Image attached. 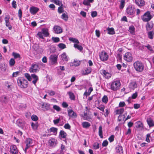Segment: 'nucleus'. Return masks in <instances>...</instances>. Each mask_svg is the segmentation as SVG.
I'll return each instance as SVG.
<instances>
[{
  "label": "nucleus",
  "mask_w": 154,
  "mask_h": 154,
  "mask_svg": "<svg viewBox=\"0 0 154 154\" xmlns=\"http://www.w3.org/2000/svg\"><path fill=\"white\" fill-rule=\"evenodd\" d=\"M18 86L22 88H25L27 87L28 82L27 80L23 77H19L17 80Z\"/></svg>",
  "instance_id": "nucleus-1"
},
{
  "label": "nucleus",
  "mask_w": 154,
  "mask_h": 154,
  "mask_svg": "<svg viewBox=\"0 0 154 154\" xmlns=\"http://www.w3.org/2000/svg\"><path fill=\"white\" fill-rule=\"evenodd\" d=\"M135 10V8L134 6L132 5H130L127 7L126 9V12L128 15L132 16L134 14Z\"/></svg>",
  "instance_id": "nucleus-2"
},
{
  "label": "nucleus",
  "mask_w": 154,
  "mask_h": 154,
  "mask_svg": "<svg viewBox=\"0 0 154 154\" xmlns=\"http://www.w3.org/2000/svg\"><path fill=\"white\" fill-rule=\"evenodd\" d=\"M134 66L135 70L137 71L142 72L144 69V66L140 62L137 61L134 63Z\"/></svg>",
  "instance_id": "nucleus-3"
},
{
  "label": "nucleus",
  "mask_w": 154,
  "mask_h": 154,
  "mask_svg": "<svg viewBox=\"0 0 154 154\" xmlns=\"http://www.w3.org/2000/svg\"><path fill=\"white\" fill-rule=\"evenodd\" d=\"M86 110L85 111L83 115H82L81 117L84 120L89 121L91 119V115L89 113V111L88 106L86 107Z\"/></svg>",
  "instance_id": "nucleus-4"
},
{
  "label": "nucleus",
  "mask_w": 154,
  "mask_h": 154,
  "mask_svg": "<svg viewBox=\"0 0 154 154\" xmlns=\"http://www.w3.org/2000/svg\"><path fill=\"white\" fill-rule=\"evenodd\" d=\"M141 18L143 21L148 22L151 20L152 18V16L150 14V12L148 11L145 13L141 17Z\"/></svg>",
  "instance_id": "nucleus-5"
},
{
  "label": "nucleus",
  "mask_w": 154,
  "mask_h": 154,
  "mask_svg": "<svg viewBox=\"0 0 154 154\" xmlns=\"http://www.w3.org/2000/svg\"><path fill=\"white\" fill-rule=\"evenodd\" d=\"M121 84L119 81H114L112 82L111 85V89L114 91H116L119 89Z\"/></svg>",
  "instance_id": "nucleus-6"
},
{
  "label": "nucleus",
  "mask_w": 154,
  "mask_h": 154,
  "mask_svg": "<svg viewBox=\"0 0 154 154\" xmlns=\"http://www.w3.org/2000/svg\"><path fill=\"white\" fill-rule=\"evenodd\" d=\"M39 70V66L36 63H33L29 68V71L30 72H37Z\"/></svg>",
  "instance_id": "nucleus-7"
},
{
  "label": "nucleus",
  "mask_w": 154,
  "mask_h": 154,
  "mask_svg": "<svg viewBox=\"0 0 154 154\" xmlns=\"http://www.w3.org/2000/svg\"><path fill=\"white\" fill-rule=\"evenodd\" d=\"M24 142L26 144V147L24 149V151L25 153H26L27 149L32 146L33 141L31 139L26 138Z\"/></svg>",
  "instance_id": "nucleus-8"
},
{
  "label": "nucleus",
  "mask_w": 154,
  "mask_h": 154,
  "mask_svg": "<svg viewBox=\"0 0 154 154\" xmlns=\"http://www.w3.org/2000/svg\"><path fill=\"white\" fill-rule=\"evenodd\" d=\"M123 58L127 62H131L132 61L133 57L131 53L127 52L124 55Z\"/></svg>",
  "instance_id": "nucleus-9"
},
{
  "label": "nucleus",
  "mask_w": 154,
  "mask_h": 154,
  "mask_svg": "<svg viewBox=\"0 0 154 154\" xmlns=\"http://www.w3.org/2000/svg\"><path fill=\"white\" fill-rule=\"evenodd\" d=\"M99 56L100 59L102 61L107 60L108 58V55L104 51H102L100 54Z\"/></svg>",
  "instance_id": "nucleus-10"
},
{
  "label": "nucleus",
  "mask_w": 154,
  "mask_h": 154,
  "mask_svg": "<svg viewBox=\"0 0 154 154\" xmlns=\"http://www.w3.org/2000/svg\"><path fill=\"white\" fill-rule=\"evenodd\" d=\"M11 154H18L19 150L15 145H11L10 148Z\"/></svg>",
  "instance_id": "nucleus-11"
},
{
  "label": "nucleus",
  "mask_w": 154,
  "mask_h": 154,
  "mask_svg": "<svg viewBox=\"0 0 154 154\" xmlns=\"http://www.w3.org/2000/svg\"><path fill=\"white\" fill-rule=\"evenodd\" d=\"M100 73L106 79H109L112 75L111 73H109L104 69L101 70L100 71Z\"/></svg>",
  "instance_id": "nucleus-12"
},
{
  "label": "nucleus",
  "mask_w": 154,
  "mask_h": 154,
  "mask_svg": "<svg viewBox=\"0 0 154 154\" xmlns=\"http://www.w3.org/2000/svg\"><path fill=\"white\" fill-rule=\"evenodd\" d=\"M48 143L50 146L54 147L56 146L57 143V140L55 138H51L49 140Z\"/></svg>",
  "instance_id": "nucleus-13"
},
{
  "label": "nucleus",
  "mask_w": 154,
  "mask_h": 154,
  "mask_svg": "<svg viewBox=\"0 0 154 154\" xmlns=\"http://www.w3.org/2000/svg\"><path fill=\"white\" fill-rule=\"evenodd\" d=\"M57 56L56 55H52L50 56L49 60L52 64H54L57 62Z\"/></svg>",
  "instance_id": "nucleus-14"
},
{
  "label": "nucleus",
  "mask_w": 154,
  "mask_h": 154,
  "mask_svg": "<svg viewBox=\"0 0 154 154\" xmlns=\"http://www.w3.org/2000/svg\"><path fill=\"white\" fill-rule=\"evenodd\" d=\"M137 87V84L135 82H132L130 83L129 87L130 90H134Z\"/></svg>",
  "instance_id": "nucleus-15"
},
{
  "label": "nucleus",
  "mask_w": 154,
  "mask_h": 154,
  "mask_svg": "<svg viewBox=\"0 0 154 154\" xmlns=\"http://www.w3.org/2000/svg\"><path fill=\"white\" fill-rule=\"evenodd\" d=\"M54 32L57 34H60L62 32V28L58 26H55L54 27Z\"/></svg>",
  "instance_id": "nucleus-16"
},
{
  "label": "nucleus",
  "mask_w": 154,
  "mask_h": 154,
  "mask_svg": "<svg viewBox=\"0 0 154 154\" xmlns=\"http://www.w3.org/2000/svg\"><path fill=\"white\" fill-rule=\"evenodd\" d=\"M39 10V9L37 7H32L30 8L29 11L31 14H35Z\"/></svg>",
  "instance_id": "nucleus-17"
},
{
  "label": "nucleus",
  "mask_w": 154,
  "mask_h": 154,
  "mask_svg": "<svg viewBox=\"0 0 154 154\" xmlns=\"http://www.w3.org/2000/svg\"><path fill=\"white\" fill-rule=\"evenodd\" d=\"M91 71V69L88 67L82 71V73L83 75H86L89 74Z\"/></svg>",
  "instance_id": "nucleus-18"
},
{
  "label": "nucleus",
  "mask_w": 154,
  "mask_h": 154,
  "mask_svg": "<svg viewBox=\"0 0 154 154\" xmlns=\"http://www.w3.org/2000/svg\"><path fill=\"white\" fill-rule=\"evenodd\" d=\"M135 3L139 7H142L145 5V2L144 0H135Z\"/></svg>",
  "instance_id": "nucleus-19"
},
{
  "label": "nucleus",
  "mask_w": 154,
  "mask_h": 154,
  "mask_svg": "<svg viewBox=\"0 0 154 154\" xmlns=\"http://www.w3.org/2000/svg\"><path fill=\"white\" fill-rule=\"evenodd\" d=\"M31 77L33 79L32 82V83L36 85V83L38 80V77L35 74H34L31 75Z\"/></svg>",
  "instance_id": "nucleus-20"
},
{
  "label": "nucleus",
  "mask_w": 154,
  "mask_h": 154,
  "mask_svg": "<svg viewBox=\"0 0 154 154\" xmlns=\"http://www.w3.org/2000/svg\"><path fill=\"white\" fill-rule=\"evenodd\" d=\"M148 37L150 39H153L154 37V31H151L147 32Z\"/></svg>",
  "instance_id": "nucleus-21"
},
{
  "label": "nucleus",
  "mask_w": 154,
  "mask_h": 154,
  "mask_svg": "<svg viewBox=\"0 0 154 154\" xmlns=\"http://www.w3.org/2000/svg\"><path fill=\"white\" fill-rule=\"evenodd\" d=\"M116 150L117 153H119V154H123V148L121 146H118L116 148Z\"/></svg>",
  "instance_id": "nucleus-22"
},
{
  "label": "nucleus",
  "mask_w": 154,
  "mask_h": 154,
  "mask_svg": "<svg viewBox=\"0 0 154 154\" xmlns=\"http://www.w3.org/2000/svg\"><path fill=\"white\" fill-rule=\"evenodd\" d=\"M61 60L67 62L68 61V58L67 55L65 53H63L62 54L60 55Z\"/></svg>",
  "instance_id": "nucleus-23"
},
{
  "label": "nucleus",
  "mask_w": 154,
  "mask_h": 154,
  "mask_svg": "<svg viewBox=\"0 0 154 154\" xmlns=\"http://www.w3.org/2000/svg\"><path fill=\"white\" fill-rule=\"evenodd\" d=\"M48 31V29L47 28H43L42 29L41 31L42 32L45 37H47L49 36V34Z\"/></svg>",
  "instance_id": "nucleus-24"
},
{
  "label": "nucleus",
  "mask_w": 154,
  "mask_h": 154,
  "mask_svg": "<svg viewBox=\"0 0 154 154\" xmlns=\"http://www.w3.org/2000/svg\"><path fill=\"white\" fill-rule=\"evenodd\" d=\"M147 122L148 124L150 127L154 126V122L151 118H149L147 119Z\"/></svg>",
  "instance_id": "nucleus-25"
},
{
  "label": "nucleus",
  "mask_w": 154,
  "mask_h": 154,
  "mask_svg": "<svg viewBox=\"0 0 154 154\" xmlns=\"http://www.w3.org/2000/svg\"><path fill=\"white\" fill-rule=\"evenodd\" d=\"M16 124L19 127H22L24 124L23 121L20 119H19L16 121Z\"/></svg>",
  "instance_id": "nucleus-26"
},
{
  "label": "nucleus",
  "mask_w": 154,
  "mask_h": 154,
  "mask_svg": "<svg viewBox=\"0 0 154 154\" xmlns=\"http://www.w3.org/2000/svg\"><path fill=\"white\" fill-rule=\"evenodd\" d=\"M146 31H150L152 28L153 25L148 22L146 25Z\"/></svg>",
  "instance_id": "nucleus-27"
},
{
  "label": "nucleus",
  "mask_w": 154,
  "mask_h": 154,
  "mask_svg": "<svg viewBox=\"0 0 154 154\" xmlns=\"http://www.w3.org/2000/svg\"><path fill=\"white\" fill-rule=\"evenodd\" d=\"M68 115L69 116H76V114L72 110L69 109L68 110Z\"/></svg>",
  "instance_id": "nucleus-28"
},
{
  "label": "nucleus",
  "mask_w": 154,
  "mask_h": 154,
  "mask_svg": "<svg viewBox=\"0 0 154 154\" xmlns=\"http://www.w3.org/2000/svg\"><path fill=\"white\" fill-rule=\"evenodd\" d=\"M94 0H84L83 2V4L86 6H90V3L93 2Z\"/></svg>",
  "instance_id": "nucleus-29"
},
{
  "label": "nucleus",
  "mask_w": 154,
  "mask_h": 154,
  "mask_svg": "<svg viewBox=\"0 0 154 154\" xmlns=\"http://www.w3.org/2000/svg\"><path fill=\"white\" fill-rule=\"evenodd\" d=\"M108 31V33L109 34L113 35L115 33L114 28H108L107 29Z\"/></svg>",
  "instance_id": "nucleus-30"
},
{
  "label": "nucleus",
  "mask_w": 154,
  "mask_h": 154,
  "mask_svg": "<svg viewBox=\"0 0 154 154\" xmlns=\"http://www.w3.org/2000/svg\"><path fill=\"white\" fill-rule=\"evenodd\" d=\"M82 125L84 128H88L91 126L90 124L88 122H85L82 123Z\"/></svg>",
  "instance_id": "nucleus-31"
},
{
  "label": "nucleus",
  "mask_w": 154,
  "mask_h": 154,
  "mask_svg": "<svg viewBox=\"0 0 154 154\" xmlns=\"http://www.w3.org/2000/svg\"><path fill=\"white\" fill-rule=\"evenodd\" d=\"M12 55L15 59L18 58L19 60H20L21 58L20 55L18 53L14 52L12 53Z\"/></svg>",
  "instance_id": "nucleus-32"
},
{
  "label": "nucleus",
  "mask_w": 154,
  "mask_h": 154,
  "mask_svg": "<svg viewBox=\"0 0 154 154\" xmlns=\"http://www.w3.org/2000/svg\"><path fill=\"white\" fill-rule=\"evenodd\" d=\"M67 136L66 133L63 131L61 130L60 132L59 136H61L62 138H65Z\"/></svg>",
  "instance_id": "nucleus-33"
},
{
  "label": "nucleus",
  "mask_w": 154,
  "mask_h": 154,
  "mask_svg": "<svg viewBox=\"0 0 154 154\" xmlns=\"http://www.w3.org/2000/svg\"><path fill=\"white\" fill-rule=\"evenodd\" d=\"M50 106H39L38 109L39 110L45 111L50 109Z\"/></svg>",
  "instance_id": "nucleus-34"
},
{
  "label": "nucleus",
  "mask_w": 154,
  "mask_h": 154,
  "mask_svg": "<svg viewBox=\"0 0 154 154\" xmlns=\"http://www.w3.org/2000/svg\"><path fill=\"white\" fill-rule=\"evenodd\" d=\"M50 132H53L54 134L56 135L57 133V128L54 127H52L50 129Z\"/></svg>",
  "instance_id": "nucleus-35"
},
{
  "label": "nucleus",
  "mask_w": 154,
  "mask_h": 154,
  "mask_svg": "<svg viewBox=\"0 0 154 154\" xmlns=\"http://www.w3.org/2000/svg\"><path fill=\"white\" fill-rule=\"evenodd\" d=\"M7 100V98L5 96H2L0 97V101L2 103H5Z\"/></svg>",
  "instance_id": "nucleus-36"
},
{
  "label": "nucleus",
  "mask_w": 154,
  "mask_h": 154,
  "mask_svg": "<svg viewBox=\"0 0 154 154\" xmlns=\"http://www.w3.org/2000/svg\"><path fill=\"white\" fill-rule=\"evenodd\" d=\"M136 127L137 128H139L140 129H142L143 128V124L140 121H138L137 123Z\"/></svg>",
  "instance_id": "nucleus-37"
},
{
  "label": "nucleus",
  "mask_w": 154,
  "mask_h": 154,
  "mask_svg": "<svg viewBox=\"0 0 154 154\" xmlns=\"http://www.w3.org/2000/svg\"><path fill=\"white\" fill-rule=\"evenodd\" d=\"M37 37L39 39H44V36L42 31L39 32L37 34Z\"/></svg>",
  "instance_id": "nucleus-38"
},
{
  "label": "nucleus",
  "mask_w": 154,
  "mask_h": 154,
  "mask_svg": "<svg viewBox=\"0 0 154 154\" xmlns=\"http://www.w3.org/2000/svg\"><path fill=\"white\" fill-rule=\"evenodd\" d=\"M125 0H121L119 5V8L121 9H122L125 6Z\"/></svg>",
  "instance_id": "nucleus-39"
},
{
  "label": "nucleus",
  "mask_w": 154,
  "mask_h": 154,
  "mask_svg": "<svg viewBox=\"0 0 154 154\" xmlns=\"http://www.w3.org/2000/svg\"><path fill=\"white\" fill-rule=\"evenodd\" d=\"M138 93L137 92H135V93L133 94L131 96V97H129V99L127 101L128 103L129 102V100L132 98L133 99H135L137 96Z\"/></svg>",
  "instance_id": "nucleus-40"
},
{
  "label": "nucleus",
  "mask_w": 154,
  "mask_h": 154,
  "mask_svg": "<svg viewBox=\"0 0 154 154\" xmlns=\"http://www.w3.org/2000/svg\"><path fill=\"white\" fill-rule=\"evenodd\" d=\"M74 47L75 48H77L78 50H79L80 51H82L83 48L80 45H78L77 44H75L74 45Z\"/></svg>",
  "instance_id": "nucleus-41"
},
{
  "label": "nucleus",
  "mask_w": 154,
  "mask_h": 154,
  "mask_svg": "<svg viewBox=\"0 0 154 154\" xmlns=\"http://www.w3.org/2000/svg\"><path fill=\"white\" fill-rule=\"evenodd\" d=\"M99 135L101 138H103L102 128L101 126H99Z\"/></svg>",
  "instance_id": "nucleus-42"
},
{
  "label": "nucleus",
  "mask_w": 154,
  "mask_h": 154,
  "mask_svg": "<svg viewBox=\"0 0 154 154\" xmlns=\"http://www.w3.org/2000/svg\"><path fill=\"white\" fill-rule=\"evenodd\" d=\"M69 40L71 42L77 44H79V42L78 40L75 38L71 37L69 38Z\"/></svg>",
  "instance_id": "nucleus-43"
},
{
  "label": "nucleus",
  "mask_w": 154,
  "mask_h": 154,
  "mask_svg": "<svg viewBox=\"0 0 154 154\" xmlns=\"http://www.w3.org/2000/svg\"><path fill=\"white\" fill-rule=\"evenodd\" d=\"M61 18L65 21H66L68 18V15L67 14L63 13L61 16Z\"/></svg>",
  "instance_id": "nucleus-44"
},
{
  "label": "nucleus",
  "mask_w": 154,
  "mask_h": 154,
  "mask_svg": "<svg viewBox=\"0 0 154 154\" xmlns=\"http://www.w3.org/2000/svg\"><path fill=\"white\" fill-rule=\"evenodd\" d=\"M31 125L32 128L34 130H36L38 128V125L37 123H34L33 122H32L31 124Z\"/></svg>",
  "instance_id": "nucleus-45"
},
{
  "label": "nucleus",
  "mask_w": 154,
  "mask_h": 154,
  "mask_svg": "<svg viewBox=\"0 0 154 154\" xmlns=\"http://www.w3.org/2000/svg\"><path fill=\"white\" fill-rule=\"evenodd\" d=\"M93 149H98L100 147L99 143L97 142L94 143L93 145Z\"/></svg>",
  "instance_id": "nucleus-46"
},
{
  "label": "nucleus",
  "mask_w": 154,
  "mask_h": 154,
  "mask_svg": "<svg viewBox=\"0 0 154 154\" xmlns=\"http://www.w3.org/2000/svg\"><path fill=\"white\" fill-rule=\"evenodd\" d=\"M15 62L14 59L11 58L9 62V65L11 66H13L15 63Z\"/></svg>",
  "instance_id": "nucleus-47"
},
{
  "label": "nucleus",
  "mask_w": 154,
  "mask_h": 154,
  "mask_svg": "<svg viewBox=\"0 0 154 154\" xmlns=\"http://www.w3.org/2000/svg\"><path fill=\"white\" fill-rule=\"evenodd\" d=\"M123 108H121L120 109H117L116 111V114H122L124 112Z\"/></svg>",
  "instance_id": "nucleus-48"
},
{
  "label": "nucleus",
  "mask_w": 154,
  "mask_h": 154,
  "mask_svg": "<svg viewBox=\"0 0 154 154\" xmlns=\"http://www.w3.org/2000/svg\"><path fill=\"white\" fill-rule=\"evenodd\" d=\"M129 31L131 33L133 34L134 32L135 28L133 26H130L129 27Z\"/></svg>",
  "instance_id": "nucleus-49"
},
{
  "label": "nucleus",
  "mask_w": 154,
  "mask_h": 154,
  "mask_svg": "<svg viewBox=\"0 0 154 154\" xmlns=\"http://www.w3.org/2000/svg\"><path fill=\"white\" fill-rule=\"evenodd\" d=\"M24 76L29 81H31L32 80V79L31 75L30 76L29 73H25Z\"/></svg>",
  "instance_id": "nucleus-50"
},
{
  "label": "nucleus",
  "mask_w": 154,
  "mask_h": 154,
  "mask_svg": "<svg viewBox=\"0 0 154 154\" xmlns=\"http://www.w3.org/2000/svg\"><path fill=\"white\" fill-rule=\"evenodd\" d=\"M70 98L72 100H74L75 97L74 94L71 92H68Z\"/></svg>",
  "instance_id": "nucleus-51"
},
{
  "label": "nucleus",
  "mask_w": 154,
  "mask_h": 154,
  "mask_svg": "<svg viewBox=\"0 0 154 154\" xmlns=\"http://www.w3.org/2000/svg\"><path fill=\"white\" fill-rule=\"evenodd\" d=\"M72 65L70 64L71 66L72 65L75 66H79L80 65V63L79 61H75V60L73 63H72Z\"/></svg>",
  "instance_id": "nucleus-52"
},
{
  "label": "nucleus",
  "mask_w": 154,
  "mask_h": 154,
  "mask_svg": "<svg viewBox=\"0 0 154 154\" xmlns=\"http://www.w3.org/2000/svg\"><path fill=\"white\" fill-rule=\"evenodd\" d=\"M10 18V16L9 15H6L5 18V24L8 23H9V19Z\"/></svg>",
  "instance_id": "nucleus-53"
},
{
  "label": "nucleus",
  "mask_w": 154,
  "mask_h": 154,
  "mask_svg": "<svg viewBox=\"0 0 154 154\" xmlns=\"http://www.w3.org/2000/svg\"><path fill=\"white\" fill-rule=\"evenodd\" d=\"M59 47L61 49H64L66 48V45L63 43H60L58 45Z\"/></svg>",
  "instance_id": "nucleus-54"
},
{
  "label": "nucleus",
  "mask_w": 154,
  "mask_h": 154,
  "mask_svg": "<svg viewBox=\"0 0 154 154\" xmlns=\"http://www.w3.org/2000/svg\"><path fill=\"white\" fill-rule=\"evenodd\" d=\"M46 92L50 96H53L55 94V92L53 91L48 90Z\"/></svg>",
  "instance_id": "nucleus-55"
},
{
  "label": "nucleus",
  "mask_w": 154,
  "mask_h": 154,
  "mask_svg": "<svg viewBox=\"0 0 154 154\" xmlns=\"http://www.w3.org/2000/svg\"><path fill=\"white\" fill-rule=\"evenodd\" d=\"M31 119L32 120L36 121L38 120V118L36 116L33 115L31 116Z\"/></svg>",
  "instance_id": "nucleus-56"
},
{
  "label": "nucleus",
  "mask_w": 154,
  "mask_h": 154,
  "mask_svg": "<svg viewBox=\"0 0 154 154\" xmlns=\"http://www.w3.org/2000/svg\"><path fill=\"white\" fill-rule=\"evenodd\" d=\"M102 101L106 103L108 101V98L107 96H104L102 98Z\"/></svg>",
  "instance_id": "nucleus-57"
},
{
  "label": "nucleus",
  "mask_w": 154,
  "mask_h": 154,
  "mask_svg": "<svg viewBox=\"0 0 154 154\" xmlns=\"http://www.w3.org/2000/svg\"><path fill=\"white\" fill-rule=\"evenodd\" d=\"M52 39L55 42H57L60 41L59 38L58 37H53L52 38Z\"/></svg>",
  "instance_id": "nucleus-58"
},
{
  "label": "nucleus",
  "mask_w": 154,
  "mask_h": 154,
  "mask_svg": "<svg viewBox=\"0 0 154 154\" xmlns=\"http://www.w3.org/2000/svg\"><path fill=\"white\" fill-rule=\"evenodd\" d=\"M117 58L119 60H121L122 58V53H118L116 56Z\"/></svg>",
  "instance_id": "nucleus-59"
},
{
  "label": "nucleus",
  "mask_w": 154,
  "mask_h": 154,
  "mask_svg": "<svg viewBox=\"0 0 154 154\" xmlns=\"http://www.w3.org/2000/svg\"><path fill=\"white\" fill-rule=\"evenodd\" d=\"M97 15V12L96 11H94L91 12V15L93 17H96Z\"/></svg>",
  "instance_id": "nucleus-60"
},
{
  "label": "nucleus",
  "mask_w": 154,
  "mask_h": 154,
  "mask_svg": "<svg viewBox=\"0 0 154 154\" xmlns=\"http://www.w3.org/2000/svg\"><path fill=\"white\" fill-rule=\"evenodd\" d=\"M114 136L113 135H111L109 138L108 140L110 142H111L114 140Z\"/></svg>",
  "instance_id": "nucleus-61"
},
{
  "label": "nucleus",
  "mask_w": 154,
  "mask_h": 154,
  "mask_svg": "<svg viewBox=\"0 0 154 154\" xmlns=\"http://www.w3.org/2000/svg\"><path fill=\"white\" fill-rule=\"evenodd\" d=\"M108 143V142L106 140H104L102 143V146L103 147L106 146H107Z\"/></svg>",
  "instance_id": "nucleus-62"
},
{
  "label": "nucleus",
  "mask_w": 154,
  "mask_h": 154,
  "mask_svg": "<svg viewBox=\"0 0 154 154\" xmlns=\"http://www.w3.org/2000/svg\"><path fill=\"white\" fill-rule=\"evenodd\" d=\"M125 118L124 116L122 115H119L118 117V120L120 122L121 121L122 119H124Z\"/></svg>",
  "instance_id": "nucleus-63"
},
{
  "label": "nucleus",
  "mask_w": 154,
  "mask_h": 154,
  "mask_svg": "<svg viewBox=\"0 0 154 154\" xmlns=\"http://www.w3.org/2000/svg\"><path fill=\"white\" fill-rule=\"evenodd\" d=\"M54 2L56 5H60V4L61 3V2L59 0H53Z\"/></svg>",
  "instance_id": "nucleus-64"
}]
</instances>
